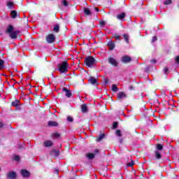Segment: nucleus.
<instances>
[{"label": "nucleus", "mask_w": 179, "mask_h": 179, "mask_svg": "<svg viewBox=\"0 0 179 179\" xmlns=\"http://www.w3.org/2000/svg\"><path fill=\"white\" fill-rule=\"evenodd\" d=\"M112 37H114V38H115V40H117V41H120V40H121V36H120L117 34H114Z\"/></svg>", "instance_id": "29"}, {"label": "nucleus", "mask_w": 179, "mask_h": 179, "mask_svg": "<svg viewBox=\"0 0 179 179\" xmlns=\"http://www.w3.org/2000/svg\"><path fill=\"white\" fill-rule=\"evenodd\" d=\"M164 73H167V72H169V69L168 68H165L164 69Z\"/></svg>", "instance_id": "46"}, {"label": "nucleus", "mask_w": 179, "mask_h": 179, "mask_svg": "<svg viewBox=\"0 0 179 179\" xmlns=\"http://www.w3.org/2000/svg\"><path fill=\"white\" fill-rule=\"evenodd\" d=\"M99 26H101V27H104V26H106V22L103 20H100Z\"/></svg>", "instance_id": "37"}, {"label": "nucleus", "mask_w": 179, "mask_h": 179, "mask_svg": "<svg viewBox=\"0 0 179 179\" xmlns=\"http://www.w3.org/2000/svg\"><path fill=\"white\" fill-rule=\"evenodd\" d=\"M97 153H99V150H98V149H96V150H94V156H96V155H97Z\"/></svg>", "instance_id": "47"}, {"label": "nucleus", "mask_w": 179, "mask_h": 179, "mask_svg": "<svg viewBox=\"0 0 179 179\" xmlns=\"http://www.w3.org/2000/svg\"><path fill=\"white\" fill-rule=\"evenodd\" d=\"M88 82L91 85H96V86L99 85V83H97V79H96L94 77H90Z\"/></svg>", "instance_id": "13"}, {"label": "nucleus", "mask_w": 179, "mask_h": 179, "mask_svg": "<svg viewBox=\"0 0 179 179\" xmlns=\"http://www.w3.org/2000/svg\"><path fill=\"white\" fill-rule=\"evenodd\" d=\"M0 69H5V61L1 59H0Z\"/></svg>", "instance_id": "25"}, {"label": "nucleus", "mask_w": 179, "mask_h": 179, "mask_svg": "<svg viewBox=\"0 0 179 179\" xmlns=\"http://www.w3.org/2000/svg\"><path fill=\"white\" fill-rule=\"evenodd\" d=\"M54 33H59V24H57L53 27Z\"/></svg>", "instance_id": "24"}, {"label": "nucleus", "mask_w": 179, "mask_h": 179, "mask_svg": "<svg viewBox=\"0 0 179 179\" xmlns=\"http://www.w3.org/2000/svg\"><path fill=\"white\" fill-rule=\"evenodd\" d=\"M13 160L15 162H19L20 160V157L19 155H15L13 157Z\"/></svg>", "instance_id": "36"}, {"label": "nucleus", "mask_w": 179, "mask_h": 179, "mask_svg": "<svg viewBox=\"0 0 179 179\" xmlns=\"http://www.w3.org/2000/svg\"><path fill=\"white\" fill-rule=\"evenodd\" d=\"M108 82H110V80H108V78H104L103 79L104 85H107V83H108Z\"/></svg>", "instance_id": "42"}, {"label": "nucleus", "mask_w": 179, "mask_h": 179, "mask_svg": "<svg viewBox=\"0 0 179 179\" xmlns=\"http://www.w3.org/2000/svg\"><path fill=\"white\" fill-rule=\"evenodd\" d=\"M110 100H113V98H112V97H110Z\"/></svg>", "instance_id": "53"}, {"label": "nucleus", "mask_w": 179, "mask_h": 179, "mask_svg": "<svg viewBox=\"0 0 179 179\" xmlns=\"http://www.w3.org/2000/svg\"><path fill=\"white\" fill-rule=\"evenodd\" d=\"M129 89V90H134V86L131 85Z\"/></svg>", "instance_id": "50"}, {"label": "nucleus", "mask_w": 179, "mask_h": 179, "mask_svg": "<svg viewBox=\"0 0 179 179\" xmlns=\"http://www.w3.org/2000/svg\"><path fill=\"white\" fill-rule=\"evenodd\" d=\"M11 87H15V85H13L11 86Z\"/></svg>", "instance_id": "51"}, {"label": "nucleus", "mask_w": 179, "mask_h": 179, "mask_svg": "<svg viewBox=\"0 0 179 179\" xmlns=\"http://www.w3.org/2000/svg\"><path fill=\"white\" fill-rule=\"evenodd\" d=\"M11 106L13 107H17L19 106V100H15L11 103Z\"/></svg>", "instance_id": "31"}, {"label": "nucleus", "mask_w": 179, "mask_h": 179, "mask_svg": "<svg viewBox=\"0 0 179 179\" xmlns=\"http://www.w3.org/2000/svg\"><path fill=\"white\" fill-rule=\"evenodd\" d=\"M112 91L113 92H118V87H117V85L113 84L112 85Z\"/></svg>", "instance_id": "30"}, {"label": "nucleus", "mask_w": 179, "mask_h": 179, "mask_svg": "<svg viewBox=\"0 0 179 179\" xmlns=\"http://www.w3.org/2000/svg\"><path fill=\"white\" fill-rule=\"evenodd\" d=\"M0 83H1V80H0Z\"/></svg>", "instance_id": "54"}, {"label": "nucleus", "mask_w": 179, "mask_h": 179, "mask_svg": "<svg viewBox=\"0 0 179 179\" xmlns=\"http://www.w3.org/2000/svg\"><path fill=\"white\" fill-rule=\"evenodd\" d=\"M10 15L12 19H16V17L17 16V12L16 10H11Z\"/></svg>", "instance_id": "21"}, {"label": "nucleus", "mask_w": 179, "mask_h": 179, "mask_svg": "<svg viewBox=\"0 0 179 179\" xmlns=\"http://www.w3.org/2000/svg\"><path fill=\"white\" fill-rule=\"evenodd\" d=\"M171 3H173L171 0H165L164 1V5H171Z\"/></svg>", "instance_id": "38"}, {"label": "nucleus", "mask_w": 179, "mask_h": 179, "mask_svg": "<svg viewBox=\"0 0 179 179\" xmlns=\"http://www.w3.org/2000/svg\"><path fill=\"white\" fill-rule=\"evenodd\" d=\"M155 155L157 160H160V159H162V153H160V151L155 150Z\"/></svg>", "instance_id": "18"}, {"label": "nucleus", "mask_w": 179, "mask_h": 179, "mask_svg": "<svg viewBox=\"0 0 179 179\" xmlns=\"http://www.w3.org/2000/svg\"><path fill=\"white\" fill-rule=\"evenodd\" d=\"M14 5L15 3H13V1H9L7 3V7L8 8V9H13Z\"/></svg>", "instance_id": "26"}, {"label": "nucleus", "mask_w": 179, "mask_h": 179, "mask_svg": "<svg viewBox=\"0 0 179 179\" xmlns=\"http://www.w3.org/2000/svg\"><path fill=\"white\" fill-rule=\"evenodd\" d=\"M45 40L48 44H54L55 43V35L54 34H48L46 35Z\"/></svg>", "instance_id": "4"}, {"label": "nucleus", "mask_w": 179, "mask_h": 179, "mask_svg": "<svg viewBox=\"0 0 179 179\" xmlns=\"http://www.w3.org/2000/svg\"><path fill=\"white\" fill-rule=\"evenodd\" d=\"M50 156H52V157H57V156H59V150H52L50 152Z\"/></svg>", "instance_id": "15"}, {"label": "nucleus", "mask_w": 179, "mask_h": 179, "mask_svg": "<svg viewBox=\"0 0 179 179\" xmlns=\"http://www.w3.org/2000/svg\"><path fill=\"white\" fill-rule=\"evenodd\" d=\"M156 149L157 151L163 150V145L160 143L157 144Z\"/></svg>", "instance_id": "27"}, {"label": "nucleus", "mask_w": 179, "mask_h": 179, "mask_svg": "<svg viewBox=\"0 0 179 179\" xmlns=\"http://www.w3.org/2000/svg\"><path fill=\"white\" fill-rule=\"evenodd\" d=\"M175 62H176V64H179V56H176L175 57Z\"/></svg>", "instance_id": "41"}, {"label": "nucleus", "mask_w": 179, "mask_h": 179, "mask_svg": "<svg viewBox=\"0 0 179 179\" xmlns=\"http://www.w3.org/2000/svg\"><path fill=\"white\" fill-rule=\"evenodd\" d=\"M106 45L109 47V51H113L115 48V42L109 41Z\"/></svg>", "instance_id": "11"}, {"label": "nucleus", "mask_w": 179, "mask_h": 179, "mask_svg": "<svg viewBox=\"0 0 179 179\" xmlns=\"http://www.w3.org/2000/svg\"><path fill=\"white\" fill-rule=\"evenodd\" d=\"M17 178V173L15 171H10L7 173L8 179H16Z\"/></svg>", "instance_id": "8"}, {"label": "nucleus", "mask_w": 179, "mask_h": 179, "mask_svg": "<svg viewBox=\"0 0 179 179\" xmlns=\"http://www.w3.org/2000/svg\"><path fill=\"white\" fill-rule=\"evenodd\" d=\"M118 128V122H114L113 123L112 129H117Z\"/></svg>", "instance_id": "32"}, {"label": "nucleus", "mask_w": 179, "mask_h": 179, "mask_svg": "<svg viewBox=\"0 0 179 179\" xmlns=\"http://www.w3.org/2000/svg\"><path fill=\"white\" fill-rule=\"evenodd\" d=\"M151 64H156L157 61L156 59H153L150 60Z\"/></svg>", "instance_id": "45"}, {"label": "nucleus", "mask_w": 179, "mask_h": 179, "mask_svg": "<svg viewBox=\"0 0 179 179\" xmlns=\"http://www.w3.org/2000/svg\"><path fill=\"white\" fill-rule=\"evenodd\" d=\"M94 154L92 152L87 153L86 155V157H87V159H89L90 160H93V159H94Z\"/></svg>", "instance_id": "22"}, {"label": "nucleus", "mask_w": 179, "mask_h": 179, "mask_svg": "<svg viewBox=\"0 0 179 179\" xmlns=\"http://www.w3.org/2000/svg\"><path fill=\"white\" fill-rule=\"evenodd\" d=\"M115 134H116V136H119L120 138H121V136H122V134H121L120 129L116 130Z\"/></svg>", "instance_id": "35"}, {"label": "nucleus", "mask_w": 179, "mask_h": 179, "mask_svg": "<svg viewBox=\"0 0 179 179\" xmlns=\"http://www.w3.org/2000/svg\"><path fill=\"white\" fill-rule=\"evenodd\" d=\"M20 174L23 178H30V171L26 169H21Z\"/></svg>", "instance_id": "6"}, {"label": "nucleus", "mask_w": 179, "mask_h": 179, "mask_svg": "<svg viewBox=\"0 0 179 179\" xmlns=\"http://www.w3.org/2000/svg\"><path fill=\"white\" fill-rule=\"evenodd\" d=\"M61 3L63 6H69V2H68L66 0H62Z\"/></svg>", "instance_id": "28"}, {"label": "nucleus", "mask_w": 179, "mask_h": 179, "mask_svg": "<svg viewBox=\"0 0 179 179\" xmlns=\"http://www.w3.org/2000/svg\"><path fill=\"white\" fill-rule=\"evenodd\" d=\"M56 171H57V173L58 174V170H57Z\"/></svg>", "instance_id": "52"}, {"label": "nucleus", "mask_w": 179, "mask_h": 179, "mask_svg": "<svg viewBox=\"0 0 179 179\" xmlns=\"http://www.w3.org/2000/svg\"><path fill=\"white\" fill-rule=\"evenodd\" d=\"M106 138V134H103L101 136H99L96 139V142H101V141H103V139H104Z\"/></svg>", "instance_id": "20"}, {"label": "nucleus", "mask_w": 179, "mask_h": 179, "mask_svg": "<svg viewBox=\"0 0 179 179\" xmlns=\"http://www.w3.org/2000/svg\"><path fill=\"white\" fill-rule=\"evenodd\" d=\"M125 16H127V14L125 13H122L117 15L116 19H117V20H120L121 22H124V20H125Z\"/></svg>", "instance_id": "12"}, {"label": "nucleus", "mask_w": 179, "mask_h": 179, "mask_svg": "<svg viewBox=\"0 0 179 179\" xmlns=\"http://www.w3.org/2000/svg\"><path fill=\"white\" fill-rule=\"evenodd\" d=\"M70 179H73V178H70Z\"/></svg>", "instance_id": "55"}, {"label": "nucleus", "mask_w": 179, "mask_h": 179, "mask_svg": "<svg viewBox=\"0 0 179 179\" xmlns=\"http://www.w3.org/2000/svg\"><path fill=\"white\" fill-rule=\"evenodd\" d=\"M55 136H57V138H59V136H61V134H59L58 133H55Z\"/></svg>", "instance_id": "48"}, {"label": "nucleus", "mask_w": 179, "mask_h": 179, "mask_svg": "<svg viewBox=\"0 0 179 179\" xmlns=\"http://www.w3.org/2000/svg\"><path fill=\"white\" fill-rule=\"evenodd\" d=\"M69 64H68V61L67 60H64L62 62V64H58V71L61 73H66V72H68V66Z\"/></svg>", "instance_id": "3"}, {"label": "nucleus", "mask_w": 179, "mask_h": 179, "mask_svg": "<svg viewBox=\"0 0 179 179\" xmlns=\"http://www.w3.org/2000/svg\"><path fill=\"white\" fill-rule=\"evenodd\" d=\"M5 127V123L2 120H0V128H3Z\"/></svg>", "instance_id": "43"}, {"label": "nucleus", "mask_w": 179, "mask_h": 179, "mask_svg": "<svg viewBox=\"0 0 179 179\" xmlns=\"http://www.w3.org/2000/svg\"><path fill=\"white\" fill-rule=\"evenodd\" d=\"M132 61V58L128 55H125L121 57V62L123 64H128V62H131Z\"/></svg>", "instance_id": "7"}, {"label": "nucleus", "mask_w": 179, "mask_h": 179, "mask_svg": "<svg viewBox=\"0 0 179 179\" xmlns=\"http://www.w3.org/2000/svg\"><path fill=\"white\" fill-rule=\"evenodd\" d=\"M124 99H127V94L124 92H120L117 94V100L121 101V100H124Z\"/></svg>", "instance_id": "10"}, {"label": "nucleus", "mask_w": 179, "mask_h": 179, "mask_svg": "<svg viewBox=\"0 0 179 179\" xmlns=\"http://www.w3.org/2000/svg\"><path fill=\"white\" fill-rule=\"evenodd\" d=\"M13 30H15L13 25L10 24L8 26L6 33H9L10 37L12 39L17 38V34H19L20 33V31L19 30L13 31Z\"/></svg>", "instance_id": "2"}, {"label": "nucleus", "mask_w": 179, "mask_h": 179, "mask_svg": "<svg viewBox=\"0 0 179 179\" xmlns=\"http://www.w3.org/2000/svg\"><path fill=\"white\" fill-rule=\"evenodd\" d=\"M124 142V140L122 138L119 139V143H122Z\"/></svg>", "instance_id": "49"}, {"label": "nucleus", "mask_w": 179, "mask_h": 179, "mask_svg": "<svg viewBox=\"0 0 179 179\" xmlns=\"http://www.w3.org/2000/svg\"><path fill=\"white\" fill-rule=\"evenodd\" d=\"M48 125L49 127H58L59 124L57 122H55V121H49L48 122Z\"/></svg>", "instance_id": "19"}, {"label": "nucleus", "mask_w": 179, "mask_h": 179, "mask_svg": "<svg viewBox=\"0 0 179 179\" xmlns=\"http://www.w3.org/2000/svg\"><path fill=\"white\" fill-rule=\"evenodd\" d=\"M89 111L86 103L81 105V113H86Z\"/></svg>", "instance_id": "16"}, {"label": "nucleus", "mask_w": 179, "mask_h": 179, "mask_svg": "<svg viewBox=\"0 0 179 179\" xmlns=\"http://www.w3.org/2000/svg\"><path fill=\"white\" fill-rule=\"evenodd\" d=\"M123 38H124V40L125 41V42L127 43V44H129V35H128L127 34H124Z\"/></svg>", "instance_id": "23"}, {"label": "nucleus", "mask_w": 179, "mask_h": 179, "mask_svg": "<svg viewBox=\"0 0 179 179\" xmlns=\"http://www.w3.org/2000/svg\"><path fill=\"white\" fill-rule=\"evenodd\" d=\"M134 164L135 162L134 160H131V162L130 163H127L126 166L127 167H133Z\"/></svg>", "instance_id": "33"}, {"label": "nucleus", "mask_w": 179, "mask_h": 179, "mask_svg": "<svg viewBox=\"0 0 179 179\" xmlns=\"http://www.w3.org/2000/svg\"><path fill=\"white\" fill-rule=\"evenodd\" d=\"M91 10L92 11L95 10L96 12H99L100 10L97 7H92Z\"/></svg>", "instance_id": "40"}, {"label": "nucleus", "mask_w": 179, "mask_h": 179, "mask_svg": "<svg viewBox=\"0 0 179 179\" xmlns=\"http://www.w3.org/2000/svg\"><path fill=\"white\" fill-rule=\"evenodd\" d=\"M152 43H155V41H157V36H153L152 39Z\"/></svg>", "instance_id": "44"}, {"label": "nucleus", "mask_w": 179, "mask_h": 179, "mask_svg": "<svg viewBox=\"0 0 179 179\" xmlns=\"http://www.w3.org/2000/svg\"><path fill=\"white\" fill-rule=\"evenodd\" d=\"M83 13L85 16H92V9H89L87 8H83Z\"/></svg>", "instance_id": "14"}, {"label": "nucleus", "mask_w": 179, "mask_h": 179, "mask_svg": "<svg viewBox=\"0 0 179 179\" xmlns=\"http://www.w3.org/2000/svg\"><path fill=\"white\" fill-rule=\"evenodd\" d=\"M62 92H65V96L66 97H68L69 99L70 97H72V92L66 87H63L62 88Z\"/></svg>", "instance_id": "9"}, {"label": "nucleus", "mask_w": 179, "mask_h": 179, "mask_svg": "<svg viewBox=\"0 0 179 179\" xmlns=\"http://www.w3.org/2000/svg\"><path fill=\"white\" fill-rule=\"evenodd\" d=\"M152 68V66H147L145 69V72H150V69Z\"/></svg>", "instance_id": "39"}, {"label": "nucleus", "mask_w": 179, "mask_h": 179, "mask_svg": "<svg viewBox=\"0 0 179 179\" xmlns=\"http://www.w3.org/2000/svg\"><path fill=\"white\" fill-rule=\"evenodd\" d=\"M108 64L111 65L112 66L117 67L118 65H120V62L118 60L113 57H109L107 59Z\"/></svg>", "instance_id": "5"}, {"label": "nucleus", "mask_w": 179, "mask_h": 179, "mask_svg": "<svg viewBox=\"0 0 179 179\" xmlns=\"http://www.w3.org/2000/svg\"><path fill=\"white\" fill-rule=\"evenodd\" d=\"M66 121H68V122H73V117L69 115L66 117Z\"/></svg>", "instance_id": "34"}, {"label": "nucleus", "mask_w": 179, "mask_h": 179, "mask_svg": "<svg viewBox=\"0 0 179 179\" xmlns=\"http://www.w3.org/2000/svg\"><path fill=\"white\" fill-rule=\"evenodd\" d=\"M43 145L45 148H51V146H52V141L47 140L43 142Z\"/></svg>", "instance_id": "17"}, {"label": "nucleus", "mask_w": 179, "mask_h": 179, "mask_svg": "<svg viewBox=\"0 0 179 179\" xmlns=\"http://www.w3.org/2000/svg\"><path fill=\"white\" fill-rule=\"evenodd\" d=\"M84 62L87 68H93L97 64V60L93 56H87L85 58Z\"/></svg>", "instance_id": "1"}]
</instances>
